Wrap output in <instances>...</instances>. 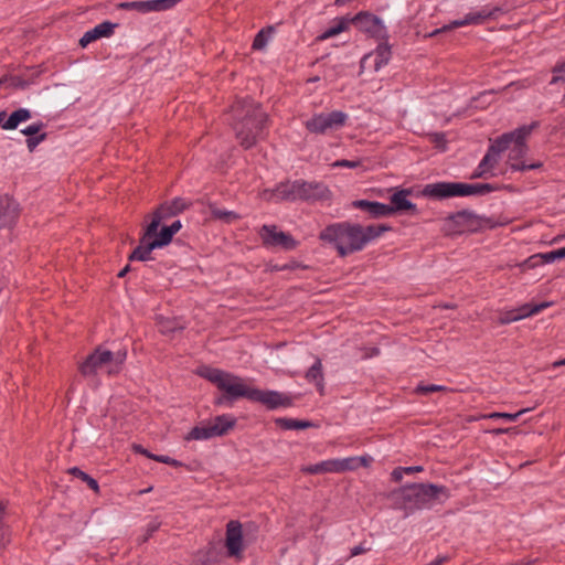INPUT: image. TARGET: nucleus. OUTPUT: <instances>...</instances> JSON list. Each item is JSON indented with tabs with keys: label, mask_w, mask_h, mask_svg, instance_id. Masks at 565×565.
I'll use <instances>...</instances> for the list:
<instances>
[{
	"label": "nucleus",
	"mask_w": 565,
	"mask_h": 565,
	"mask_svg": "<svg viewBox=\"0 0 565 565\" xmlns=\"http://www.w3.org/2000/svg\"><path fill=\"white\" fill-rule=\"evenodd\" d=\"M127 359L126 350H118L116 352L110 351V359L104 364V371L108 375L118 374Z\"/></svg>",
	"instance_id": "nucleus-25"
},
{
	"label": "nucleus",
	"mask_w": 565,
	"mask_h": 565,
	"mask_svg": "<svg viewBox=\"0 0 565 565\" xmlns=\"http://www.w3.org/2000/svg\"><path fill=\"white\" fill-rule=\"evenodd\" d=\"M163 214L164 209L154 211L151 222L146 226L140 238V244L130 254L129 260L146 262L151 259L152 250L167 246L181 230V221L175 220L170 225H163L160 231H158L162 223Z\"/></svg>",
	"instance_id": "nucleus-5"
},
{
	"label": "nucleus",
	"mask_w": 565,
	"mask_h": 565,
	"mask_svg": "<svg viewBox=\"0 0 565 565\" xmlns=\"http://www.w3.org/2000/svg\"><path fill=\"white\" fill-rule=\"evenodd\" d=\"M564 81H565V62H562L553 68V77L551 79V84L554 85L558 82H564Z\"/></svg>",
	"instance_id": "nucleus-39"
},
{
	"label": "nucleus",
	"mask_w": 565,
	"mask_h": 565,
	"mask_svg": "<svg viewBox=\"0 0 565 565\" xmlns=\"http://www.w3.org/2000/svg\"><path fill=\"white\" fill-rule=\"evenodd\" d=\"M116 25L117 24L109 21H104L95 25L93 29L86 31L83 34V36L79 40V45L82 47H85L93 41H96L102 38H109L110 35H113Z\"/></svg>",
	"instance_id": "nucleus-20"
},
{
	"label": "nucleus",
	"mask_w": 565,
	"mask_h": 565,
	"mask_svg": "<svg viewBox=\"0 0 565 565\" xmlns=\"http://www.w3.org/2000/svg\"><path fill=\"white\" fill-rule=\"evenodd\" d=\"M552 306V302L544 301L541 303L532 305V303H524L515 309V315L518 316L519 320L532 317L534 315L540 313L544 309Z\"/></svg>",
	"instance_id": "nucleus-28"
},
{
	"label": "nucleus",
	"mask_w": 565,
	"mask_h": 565,
	"mask_svg": "<svg viewBox=\"0 0 565 565\" xmlns=\"http://www.w3.org/2000/svg\"><path fill=\"white\" fill-rule=\"evenodd\" d=\"M502 153V147L500 145L499 137L490 145L487 153L480 161L477 170L473 173V178H480L491 172L499 162L500 154Z\"/></svg>",
	"instance_id": "nucleus-17"
},
{
	"label": "nucleus",
	"mask_w": 565,
	"mask_h": 565,
	"mask_svg": "<svg viewBox=\"0 0 565 565\" xmlns=\"http://www.w3.org/2000/svg\"><path fill=\"white\" fill-rule=\"evenodd\" d=\"M519 321L518 316L515 315V309L508 310L505 312H502L499 317V322L501 324H509L512 322Z\"/></svg>",
	"instance_id": "nucleus-43"
},
{
	"label": "nucleus",
	"mask_w": 565,
	"mask_h": 565,
	"mask_svg": "<svg viewBox=\"0 0 565 565\" xmlns=\"http://www.w3.org/2000/svg\"><path fill=\"white\" fill-rule=\"evenodd\" d=\"M199 374L224 392L231 401L246 398L270 411L288 408L295 403V397L290 393L253 387L244 379L220 369L204 366L199 370Z\"/></svg>",
	"instance_id": "nucleus-1"
},
{
	"label": "nucleus",
	"mask_w": 565,
	"mask_h": 565,
	"mask_svg": "<svg viewBox=\"0 0 565 565\" xmlns=\"http://www.w3.org/2000/svg\"><path fill=\"white\" fill-rule=\"evenodd\" d=\"M562 252H563V255H564V258H565V247H562Z\"/></svg>",
	"instance_id": "nucleus-61"
},
{
	"label": "nucleus",
	"mask_w": 565,
	"mask_h": 565,
	"mask_svg": "<svg viewBox=\"0 0 565 565\" xmlns=\"http://www.w3.org/2000/svg\"><path fill=\"white\" fill-rule=\"evenodd\" d=\"M505 431H507V429H497V430H494L495 434H502V433H505Z\"/></svg>",
	"instance_id": "nucleus-60"
},
{
	"label": "nucleus",
	"mask_w": 565,
	"mask_h": 565,
	"mask_svg": "<svg viewBox=\"0 0 565 565\" xmlns=\"http://www.w3.org/2000/svg\"><path fill=\"white\" fill-rule=\"evenodd\" d=\"M259 236L264 245L269 247H281L286 250H292L297 247L295 238L285 232L278 231L275 225H263Z\"/></svg>",
	"instance_id": "nucleus-10"
},
{
	"label": "nucleus",
	"mask_w": 565,
	"mask_h": 565,
	"mask_svg": "<svg viewBox=\"0 0 565 565\" xmlns=\"http://www.w3.org/2000/svg\"><path fill=\"white\" fill-rule=\"evenodd\" d=\"M43 128H44V124L39 121V122H34V124L29 125L28 127L23 128L21 130V132L29 138V137H34V136L42 134L41 131L43 130Z\"/></svg>",
	"instance_id": "nucleus-38"
},
{
	"label": "nucleus",
	"mask_w": 565,
	"mask_h": 565,
	"mask_svg": "<svg viewBox=\"0 0 565 565\" xmlns=\"http://www.w3.org/2000/svg\"><path fill=\"white\" fill-rule=\"evenodd\" d=\"M264 198L275 202L299 200V180L279 183L274 190L265 191Z\"/></svg>",
	"instance_id": "nucleus-16"
},
{
	"label": "nucleus",
	"mask_w": 565,
	"mask_h": 565,
	"mask_svg": "<svg viewBox=\"0 0 565 565\" xmlns=\"http://www.w3.org/2000/svg\"><path fill=\"white\" fill-rule=\"evenodd\" d=\"M7 117L6 111H0V127L2 128V124L4 122Z\"/></svg>",
	"instance_id": "nucleus-57"
},
{
	"label": "nucleus",
	"mask_w": 565,
	"mask_h": 565,
	"mask_svg": "<svg viewBox=\"0 0 565 565\" xmlns=\"http://www.w3.org/2000/svg\"><path fill=\"white\" fill-rule=\"evenodd\" d=\"M236 424V418L230 414L218 415L215 418L193 427L186 435V440H207L227 434Z\"/></svg>",
	"instance_id": "nucleus-8"
},
{
	"label": "nucleus",
	"mask_w": 565,
	"mask_h": 565,
	"mask_svg": "<svg viewBox=\"0 0 565 565\" xmlns=\"http://www.w3.org/2000/svg\"><path fill=\"white\" fill-rule=\"evenodd\" d=\"M347 119L348 115L341 110L319 113L306 120L305 127L311 134L324 135L330 130L344 126Z\"/></svg>",
	"instance_id": "nucleus-9"
},
{
	"label": "nucleus",
	"mask_w": 565,
	"mask_h": 565,
	"mask_svg": "<svg viewBox=\"0 0 565 565\" xmlns=\"http://www.w3.org/2000/svg\"><path fill=\"white\" fill-rule=\"evenodd\" d=\"M404 475V467H397L392 471L391 477L395 482H399L403 479Z\"/></svg>",
	"instance_id": "nucleus-48"
},
{
	"label": "nucleus",
	"mask_w": 565,
	"mask_h": 565,
	"mask_svg": "<svg viewBox=\"0 0 565 565\" xmlns=\"http://www.w3.org/2000/svg\"><path fill=\"white\" fill-rule=\"evenodd\" d=\"M411 195V190L402 189L395 191L391 196V209H393V213L396 212H405L411 211L412 214L417 213L416 205L408 200Z\"/></svg>",
	"instance_id": "nucleus-21"
},
{
	"label": "nucleus",
	"mask_w": 565,
	"mask_h": 565,
	"mask_svg": "<svg viewBox=\"0 0 565 565\" xmlns=\"http://www.w3.org/2000/svg\"><path fill=\"white\" fill-rule=\"evenodd\" d=\"M232 113L235 120L233 128L239 143L245 149L253 147L264 129L266 113L250 98L236 102L232 106Z\"/></svg>",
	"instance_id": "nucleus-3"
},
{
	"label": "nucleus",
	"mask_w": 565,
	"mask_h": 565,
	"mask_svg": "<svg viewBox=\"0 0 565 565\" xmlns=\"http://www.w3.org/2000/svg\"><path fill=\"white\" fill-rule=\"evenodd\" d=\"M446 387L443 385H435V384H419L416 387V392L423 395H427L434 392L445 391Z\"/></svg>",
	"instance_id": "nucleus-40"
},
{
	"label": "nucleus",
	"mask_w": 565,
	"mask_h": 565,
	"mask_svg": "<svg viewBox=\"0 0 565 565\" xmlns=\"http://www.w3.org/2000/svg\"><path fill=\"white\" fill-rule=\"evenodd\" d=\"M502 12L500 7L484 6L479 10L470 11L462 19L454 20L448 28L480 25L490 19H495Z\"/></svg>",
	"instance_id": "nucleus-13"
},
{
	"label": "nucleus",
	"mask_w": 565,
	"mask_h": 565,
	"mask_svg": "<svg viewBox=\"0 0 565 565\" xmlns=\"http://www.w3.org/2000/svg\"><path fill=\"white\" fill-rule=\"evenodd\" d=\"M275 422L280 428L287 430L306 429L312 426L308 420H298L287 417L277 418Z\"/></svg>",
	"instance_id": "nucleus-29"
},
{
	"label": "nucleus",
	"mask_w": 565,
	"mask_h": 565,
	"mask_svg": "<svg viewBox=\"0 0 565 565\" xmlns=\"http://www.w3.org/2000/svg\"><path fill=\"white\" fill-rule=\"evenodd\" d=\"M559 366H565V358L552 363V367H554V369L559 367Z\"/></svg>",
	"instance_id": "nucleus-56"
},
{
	"label": "nucleus",
	"mask_w": 565,
	"mask_h": 565,
	"mask_svg": "<svg viewBox=\"0 0 565 565\" xmlns=\"http://www.w3.org/2000/svg\"><path fill=\"white\" fill-rule=\"evenodd\" d=\"M31 117L32 113L30 109L19 108L6 117V120L2 124V129L14 130L19 127L20 124L28 121L31 119Z\"/></svg>",
	"instance_id": "nucleus-23"
},
{
	"label": "nucleus",
	"mask_w": 565,
	"mask_h": 565,
	"mask_svg": "<svg viewBox=\"0 0 565 565\" xmlns=\"http://www.w3.org/2000/svg\"><path fill=\"white\" fill-rule=\"evenodd\" d=\"M181 0H148L150 12L166 11L173 8Z\"/></svg>",
	"instance_id": "nucleus-36"
},
{
	"label": "nucleus",
	"mask_w": 565,
	"mask_h": 565,
	"mask_svg": "<svg viewBox=\"0 0 565 565\" xmlns=\"http://www.w3.org/2000/svg\"><path fill=\"white\" fill-rule=\"evenodd\" d=\"M491 191L493 186L488 183L434 182L426 184L422 193L426 198L444 200L455 196L483 195Z\"/></svg>",
	"instance_id": "nucleus-7"
},
{
	"label": "nucleus",
	"mask_w": 565,
	"mask_h": 565,
	"mask_svg": "<svg viewBox=\"0 0 565 565\" xmlns=\"http://www.w3.org/2000/svg\"><path fill=\"white\" fill-rule=\"evenodd\" d=\"M19 216V204L9 196L0 198V228L11 226Z\"/></svg>",
	"instance_id": "nucleus-19"
},
{
	"label": "nucleus",
	"mask_w": 565,
	"mask_h": 565,
	"mask_svg": "<svg viewBox=\"0 0 565 565\" xmlns=\"http://www.w3.org/2000/svg\"><path fill=\"white\" fill-rule=\"evenodd\" d=\"M225 547L230 557L242 559L244 537L241 522L232 520L226 524Z\"/></svg>",
	"instance_id": "nucleus-12"
},
{
	"label": "nucleus",
	"mask_w": 565,
	"mask_h": 565,
	"mask_svg": "<svg viewBox=\"0 0 565 565\" xmlns=\"http://www.w3.org/2000/svg\"><path fill=\"white\" fill-rule=\"evenodd\" d=\"M177 329H182V327H175L174 324L172 326V322L169 320L162 321L160 326V330L163 333L173 332Z\"/></svg>",
	"instance_id": "nucleus-47"
},
{
	"label": "nucleus",
	"mask_w": 565,
	"mask_h": 565,
	"mask_svg": "<svg viewBox=\"0 0 565 565\" xmlns=\"http://www.w3.org/2000/svg\"><path fill=\"white\" fill-rule=\"evenodd\" d=\"M351 19L341 17L337 18L333 21V24L327 28L321 34L318 35V41H326L328 39L334 38L340 33L347 31L350 26Z\"/></svg>",
	"instance_id": "nucleus-24"
},
{
	"label": "nucleus",
	"mask_w": 565,
	"mask_h": 565,
	"mask_svg": "<svg viewBox=\"0 0 565 565\" xmlns=\"http://www.w3.org/2000/svg\"><path fill=\"white\" fill-rule=\"evenodd\" d=\"M381 42L376 46V49L365 55L362 60V62L366 61L370 57H374V68L375 71H380L383 66H385L392 56L391 46L387 43V40H380Z\"/></svg>",
	"instance_id": "nucleus-22"
},
{
	"label": "nucleus",
	"mask_w": 565,
	"mask_h": 565,
	"mask_svg": "<svg viewBox=\"0 0 565 565\" xmlns=\"http://www.w3.org/2000/svg\"><path fill=\"white\" fill-rule=\"evenodd\" d=\"M152 460H156L158 462H162V463H166V465H169L172 467H181L182 466V462H180L179 460L173 459L169 456H163V455H154Z\"/></svg>",
	"instance_id": "nucleus-44"
},
{
	"label": "nucleus",
	"mask_w": 565,
	"mask_h": 565,
	"mask_svg": "<svg viewBox=\"0 0 565 565\" xmlns=\"http://www.w3.org/2000/svg\"><path fill=\"white\" fill-rule=\"evenodd\" d=\"M536 127V122L523 125L499 137L502 152L509 151L508 163L513 171L534 170L542 167L541 162L526 163L524 158L529 151L526 138Z\"/></svg>",
	"instance_id": "nucleus-6"
},
{
	"label": "nucleus",
	"mask_w": 565,
	"mask_h": 565,
	"mask_svg": "<svg viewBox=\"0 0 565 565\" xmlns=\"http://www.w3.org/2000/svg\"><path fill=\"white\" fill-rule=\"evenodd\" d=\"M109 350L97 348L79 364V372L86 377L95 376L100 371H104V364L109 361Z\"/></svg>",
	"instance_id": "nucleus-15"
},
{
	"label": "nucleus",
	"mask_w": 565,
	"mask_h": 565,
	"mask_svg": "<svg viewBox=\"0 0 565 565\" xmlns=\"http://www.w3.org/2000/svg\"><path fill=\"white\" fill-rule=\"evenodd\" d=\"M390 227L385 225L362 226L350 222L328 225L319 234V239L332 245L341 257L362 250L369 243L380 237Z\"/></svg>",
	"instance_id": "nucleus-2"
},
{
	"label": "nucleus",
	"mask_w": 565,
	"mask_h": 565,
	"mask_svg": "<svg viewBox=\"0 0 565 565\" xmlns=\"http://www.w3.org/2000/svg\"><path fill=\"white\" fill-rule=\"evenodd\" d=\"M68 472L72 476L84 481L95 493L99 492L98 482L94 478H92L89 475H87L86 472L81 470L79 468L73 467V468L68 469Z\"/></svg>",
	"instance_id": "nucleus-31"
},
{
	"label": "nucleus",
	"mask_w": 565,
	"mask_h": 565,
	"mask_svg": "<svg viewBox=\"0 0 565 565\" xmlns=\"http://www.w3.org/2000/svg\"><path fill=\"white\" fill-rule=\"evenodd\" d=\"M129 270V266H126L118 273V277H124Z\"/></svg>",
	"instance_id": "nucleus-58"
},
{
	"label": "nucleus",
	"mask_w": 565,
	"mask_h": 565,
	"mask_svg": "<svg viewBox=\"0 0 565 565\" xmlns=\"http://www.w3.org/2000/svg\"><path fill=\"white\" fill-rule=\"evenodd\" d=\"M3 534H2V523H0V543H2Z\"/></svg>",
	"instance_id": "nucleus-59"
},
{
	"label": "nucleus",
	"mask_w": 565,
	"mask_h": 565,
	"mask_svg": "<svg viewBox=\"0 0 565 565\" xmlns=\"http://www.w3.org/2000/svg\"><path fill=\"white\" fill-rule=\"evenodd\" d=\"M354 458L356 459V461H355L356 468L359 466H369V463L371 461V457H366V456L354 457Z\"/></svg>",
	"instance_id": "nucleus-52"
},
{
	"label": "nucleus",
	"mask_w": 565,
	"mask_h": 565,
	"mask_svg": "<svg viewBox=\"0 0 565 565\" xmlns=\"http://www.w3.org/2000/svg\"><path fill=\"white\" fill-rule=\"evenodd\" d=\"M119 9L124 10H135L141 13L150 12V3L147 1H130V2H121L118 4Z\"/></svg>",
	"instance_id": "nucleus-33"
},
{
	"label": "nucleus",
	"mask_w": 565,
	"mask_h": 565,
	"mask_svg": "<svg viewBox=\"0 0 565 565\" xmlns=\"http://www.w3.org/2000/svg\"><path fill=\"white\" fill-rule=\"evenodd\" d=\"M215 216L222 220H226L227 222H231L232 220L238 218V215L232 211H215Z\"/></svg>",
	"instance_id": "nucleus-46"
},
{
	"label": "nucleus",
	"mask_w": 565,
	"mask_h": 565,
	"mask_svg": "<svg viewBox=\"0 0 565 565\" xmlns=\"http://www.w3.org/2000/svg\"><path fill=\"white\" fill-rule=\"evenodd\" d=\"M475 218L476 215L469 211L457 212L450 217V220L461 226L460 231H463L466 227H468L469 223H471Z\"/></svg>",
	"instance_id": "nucleus-32"
},
{
	"label": "nucleus",
	"mask_w": 565,
	"mask_h": 565,
	"mask_svg": "<svg viewBox=\"0 0 565 565\" xmlns=\"http://www.w3.org/2000/svg\"><path fill=\"white\" fill-rule=\"evenodd\" d=\"M355 461V458L328 459L315 465L307 466L302 468V471L310 475L344 472L348 470L356 469Z\"/></svg>",
	"instance_id": "nucleus-11"
},
{
	"label": "nucleus",
	"mask_w": 565,
	"mask_h": 565,
	"mask_svg": "<svg viewBox=\"0 0 565 565\" xmlns=\"http://www.w3.org/2000/svg\"><path fill=\"white\" fill-rule=\"evenodd\" d=\"M329 194V189L321 182H307L299 180V200H323L328 199Z\"/></svg>",
	"instance_id": "nucleus-18"
},
{
	"label": "nucleus",
	"mask_w": 565,
	"mask_h": 565,
	"mask_svg": "<svg viewBox=\"0 0 565 565\" xmlns=\"http://www.w3.org/2000/svg\"><path fill=\"white\" fill-rule=\"evenodd\" d=\"M369 213L374 217L388 216L393 214V209L388 204L372 201Z\"/></svg>",
	"instance_id": "nucleus-35"
},
{
	"label": "nucleus",
	"mask_w": 565,
	"mask_h": 565,
	"mask_svg": "<svg viewBox=\"0 0 565 565\" xmlns=\"http://www.w3.org/2000/svg\"><path fill=\"white\" fill-rule=\"evenodd\" d=\"M362 163V160H345V159H341V160H337L334 161L331 167L332 168H349V169H355L358 167H360Z\"/></svg>",
	"instance_id": "nucleus-41"
},
{
	"label": "nucleus",
	"mask_w": 565,
	"mask_h": 565,
	"mask_svg": "<svg viewBox=\"0 0 565 565\" xmlns=\"http://www.w3.org/2000/svg\"><path fill=\"white\" fill-rule=\"evenodd\" d=\"M7 514V504L0 500V523L4 520Z\"/></svg>",
	"instance_id": "nucleus-54"
},
{
	"label": "nucleus",
	"mask_w": 565,
	"mask_h": 565,
	"mask_svg": "<svg viewBox=\"0 0 565 565\" xmlns=\"http://www.w3.org/2000/svg\"><path fill=\"white\" fill-rule=\"evenodd\" d=\"M161 209H164V214L162 217V221H164L166 218L183 211L185 209V203L182 199H175L173 202H171V204H163L156 211H160Z\"/></svg>",
	"instance_id": "nucleus-30"
},
{
	"label": "nucleus",
	"mask_w": 565,
	"mask_h": 565,
	"mask_svg": "<svg viewBox=\"0 0 565 565\" xmlns=\"http://www.w3.org/2000/svg\"><path fill=\"white\" fill-rule=\"evenodd\" d=\"M446 561H447L446 556H438L437 558H435L434 561H431L427 565H443V563H445Z\"/></svg>",
	"instance_id": "nucleus-55"
},
{
	"label": "nucleus",
	"mask_w": 565,
	"mask_h": 565,
	"mask_svg": "<svg viewBox=\"0 0 565 565\" xmlns=\"http://www.w3.org/2000/svg\"><path fill=\"white\" fill-rule=\"evenodd\" d=\"M371 204H372V201H367V200H359V201L353 202V206L365 210L367 212L371 209Z\"/></svg>",
	"instance_id": "nucleus-49"
},
{
	"label": "nucleus",
	"mask_w": 565,
	"mask_h": 565,
	"mask_svg": "<svg viewBox=\"0 0 565 565\" xmlns=\"http://www.w3.org/2000/svg\"><path fill=\"white\" fill-rule=\"evenodd\" d=\"M134 450H135V452L141 454V455L146 456L149 459H153L154 454H151L149 450L145 449L140 445H135L134 446Z\"/></svg>",
	"instance_id": "nucleus-50"
},
{
	"label": "nucleus",
	"mask_w": 565,
	"mask_h": 565,
	"mask_svg": "<svg viewBox=\"0 0 565 565\" xmlns=\"http://www.w3.org/2000/svg\"><path fill=\"white\" fill-rule=\"evenodd\" d=\"M395 504L405 511L406 515L416 510L429 509L436 503L448 499V489L433 483H413L395 490L392 493Z\"/></svg>",
	"instance_id": "nucleus-4"
},
{
	"label": "nucleus",
	"mask_w": 565,
	"mask_h": 565,
	"mask_svg": "<svg viewBox=\"0 0 565 565\" xmlns=\"http://www.w3.org/2000/svg\"><path fill=\"white\" fill-rule=\"evenodd\" d=\"M351 22H355L360 24V29L375 38L376 40H387L388 34L386 26L382 22L380 18L366 12H360L354 18L351 19Z\"/></svg>",
	"instance_id": "nucleus-14"
},
{
	"label": "nucleus",
	"mask_w": 565,
	"mask_h": 565,
	"mask_svg": "<svg viewBox=\"0 0 565 565\" xmlns=\"http://www.w3.org/2000/svg\"><path fill=\"white\" fill-rule=\"evenodd\" d=\"M525 412H526V409H521V411H519L516 413H498V412H494V413L486 414L482 417L487 418V419H499V418H502V419H505L508 422H515Z\"/></svg>",
	"instance_id": "nucleus-37"
},
{
	"label": "nucleus",
	"mask_w": 565,
	"mask_h": 565,
	"mask_svg": "<svg viewBox=\"0 0 565 565\" xmlns=\"http://www.w3.org/2000/svg\"><path fill=\"white\" fill-rule=\"evenodd\" d=\"M371 550L370 546H367L365 544V542H362L360 543L359 545L356 546H353L351 550H350V557H354V556H358V555H361L363 553H366Z\"/></svg>",
	"instance_id": "nucleus-45"
},
{
	"label": "nucleus",
	"mask_w": 565,
	"mask_h": 565,
	"mask_svg": "<svg viewBox=\"0 0 565 565\" xmlns=\"http://www.w3.org/2000/svg\"><path fill=\"white\" fill-rule=\"evenodd\" d=\"M405 475H412L416 472H422L424 468L422 466H411V467H404Z\"/></svg>",
	"instance_id": "nucleus-53"
},
{
	"label": "nucleus",
	"mask_w": 565,
	"mask_h": 565,
	"mask_svg": "<svg viewBox=\"0 0 565 565\" xmlns=\"http://www.w3.org/2000/svg\"><path fill=\"white\" fill-rule=\"evenodd\" d=\"M45 139H46V134L45 132H42V134H40L38 136H34V137L26 138L25 142H26V147H28L29 151L30 152L34 151V149L41 142H43Z\"/></svg>",
	"instance_id": "nucleus-42"
},
{
	"label": "nucleus",
	"mask_w": 565,
	"mask_h": 565,
	"mask_svg": "<svg viewBox=\"0 0 565 565\" xmlns=\"http://www.w3.org/2000/svg\"><path fill=\"white\" fill-rule=\"evenodd\" d=\"M305 377L308 382L315 383L320 393H323L324 377L320 359H316L315 363L306 372Z\"/></svg>",
	"instance_id": "nucleus-26"
},
{
	"label": "nucleus",
	"mask_w": 565,
	"mask_h": 565,
	"mask_svg": "<svg viewBox=\"0 0 565 565\" xmlns=\"http://www.w3.org/2000/svg\"><path fill=\"white\" fill-rule=\"evenodd\" d=\"M563 258H564V255H563L562 248H558V249L546 252V253L534 254L527 259V262L532 266H536L539 264H552V263L563 259Z\"/></svg>",
	"instance_id": "nucleus-27"
},
{
	"label": "nucleus",
	"mask_w": 565,
	"mask_h": 565,
	"mask_svg": "<svg viewBox=\"0 0 565 565\" xmlns=\"http://www.w3.org/2000/svg\"><path fill=\"white\" fill-rule=\"evenodd\" d=\"M270 35H271V29H269V30H264V29L260 30L256 34V36H255V39L253 41V45H252L253 49L257 50V51L264 50L267 46V44H268V42L270 40Z\"/></svg>",
	"instance_id": "nucleus-34"
},
{
	"label": "nucleus",
	"mask_w": 565,
	"mask_h": 565,
	"mask_svg": "<svg viewBox=\"0 0 565 565\" xmlns=\"http://www.w3.org/2000/svg\"><path fill=\"white\" fill-rule=\"evenodd\" d=\"M449 26V23L448 24H445L444 26L439 28V29H435L434 31H431L428 36L429 38H433V36H436L438 34H440L441 32H446V31H450L452 30L454 28H448Z\"/></svg>",
	"instance_id": "nucleus-51"
}]
</instances>
